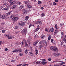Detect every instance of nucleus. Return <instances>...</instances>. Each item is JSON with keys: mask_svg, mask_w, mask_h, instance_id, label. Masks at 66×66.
<instances>
[{"mask_svg": "<svg viewBox=\"0 0 66 66\" xmlns=\"http://www.w3.org/2000/svg\"><path fill=\"white\" fill-rule=\"evenodd\" d=\"M27 29L24 28L22 31V34L26 35L27 33Z\"/></svg>", "mask_w": 66, "mask_h": 66, "instance_id": "1", "label": "nucleus"}, {"mask_svg": "<svg viewBox=\"0 0 66 66\" xmlns=\"http://www.w3.org/2000/svg\"><path fill=\"white\" fill-rule=\"evenodd\" d=\"M19 18L17 17H14L13 19V21H16L18 20Z\"/></svg>", "mask_w": 66, "mask_h": 66, "instance_id": "2", "label": "nucleus"}, {"mask_svg": "<svg viewBox=\"0 0 66 66\" xmlns=\"http://www.w3.org/2000/svg\"><path fill=\"white\" fill-rule=\"evenodd\" d=\"M29 12H27V11H26V10H23V14H27Z\"/></svg>", "mask_w": 66, "mask_h": 66, "instance_id": "3", "label": "nucleus"}, {"mask_svg": "<svg viewBox=\"0 0 66 66\" xmlns=\"http://www.w3.org/2000/svg\"><path fill=\"white\" fill-rule=\"evenodd\" d=\"M45 46V45L43 44V45H41L40 46H39V49H41L43 47H44Z\"/></svg>", "mask_w": 66, "mask_h": 66, "instance_id": "4", "label": "nucleus"}, {"mask_svg": "<svg viewBox=\"0 0 66 66\" xmlns=\"http://www.w3.org/2000/svg\"><path fill=\"white\" fill-rule=\"evenodd\" d=\"M18 26H21L22 27V26H23V23H21L20 22H18Z\"/></svg>", "mask_w": 66, "mask_h": 66, "instance_id": "5", "label": "nucleus"}, {"mask_svg": "<svg viewBox=\"0 0 66 66\" xmlns=\"http://www.w3.org/2000/svg\"><path fill=\"white\" fill-rule=\"evenodd\" d=\"M38 43V41L37 40L36 41V42L35 43H33V45L34 46H36V44H37Z\"/></svg>", "mask_w": 66, "mask_h": 66, "instance_id": "6", "label": "nucleus"}, {"mask_svg": "<svg viewBox=\"0 0 66 66\" xmlns=\"http://www.w3.org/2000/svg\"><path fill=\"white\" fill-rule=\"evenodd\" d=\"M54 31V28H52L49 30V32L51 33V32H53Z\"/></svg>", "mask_w": 66, "mask_h": 66, "instance_id": "7", "label": "nucleus"}, {"mask_svg": "<svg viewBox=\"0 0 66 66\" xmlns=\"http://www.w3.org/2000/svg\"><path fill=\"white\" fill-rule=\"evenodd\" d=\"M55 48V47H54L53 46H51L50 47V49L51 50H53L54 51V49Z\"/></svg>", "mask_w": 66, "mask_h": 66, "instance_id": "8", "label": "nucleus"}, {"mask_svg": "<svg viewBox=\"0 0 66 66\" xmlns=\"http://www.w3.org/2000/svg\"><path fill=\"white\" fill-rule=\"evenodd\" d=\"M8 1L10 2V5H13V4L12 3V0H8Z\"/></svg>", "mask_w": 66, "mask_h": 66, "instance_id": "9", "label": "nucleus"}, {"mask_svg": "<svg viewBox=\"0 0 66 66\" xmlns=\"http://www.w3.org/2000/svg\"><path fill=\"white\" fill-rule=\"evenodd\" d=\"M47 63V62L45 61H42V62L40 63V64H42L43 65H45Z\"/></svg>", "mask_w": 66, "mask_h": 66, "instance_id": "10", "label": "nucleus"}, {"mask_svg": "<svg viewBox=\"0 0 66 66\" xmlns=\"http://www.w3.org/2000/svg\"><path fill=\"white\" fill-rule=\"evenodd\" d=\"M35 51L36 52V55H37V54H38V51L37 48L35 49Z\"/></svg>", "mask_w": 66, "mask_h": 66, "instance_id": "11", "label": "nucleus"}, {"mask_svg": "<svg viewBox=\"0 0 66 66\" xmlns=\"http://www.w3.org/2000/svg\"><path fill=\"white\" fill-rule=\"evenodd\" d=\"M0 18L2 19H5L4 15H0Z\"/></svg>", "mask_w": 66, "mask_h": 66, "instance_id": "12", "label": "nucleus"}, {"mask_svg": "<svg viewBox=\"0 0 66 66\" xmlns=\"http://www.w3.org/2000/svg\"><path fill=\"white\" fill-rule=\"evenodd\" d=\"M54 51H56L57 52H58V49L57 48H55Z\"/></svg>", "mask_w": 66, "mask_h": 66, "instance_id": "13", "label": "nucleus"}, {"mask_svg": "<svg viewBox=\"0 0 66 66\" xmlns=\"http://www.w3.org/2000/svg\"><path fill=\"white\" fill-rule=\"evenodd\" d=\"M27 6L28 8H31V7H32V6H31V5H29V4H28Z\"/></svg>", "mask_w": 66, "mask_h": 66, "instance_id": "14", "label": "nucleus"}, {"mask_svg": "<svg viewBox=\"0 0 66 66\" xmlns=\"http://www.w3.org/2000/svg\"><path fill=\"white\" fill-rule=\"evenodd\" d=\"M16 5H14L12 7V9L13 10H14V9H15V8H16Z\"/></svg>", "mask_w": 66, "mask_h": 66, "instance_id": "15", "label": "nucleus"}, {"mask_svg": "<svg viewBox=\"0 0 66 66\" xmlns=\"http://www.w3.org/2000/svg\"><path fill=\"white\" fill-rule=\"evenodd\" d=\"M29 16H26L25 17V20H26V21L28 20V19H29Z\"/></svg>", "mask_w": 66, "mask_h": 66, "instance_id": "16", "label": "nucleus"}, {"mask_svg": "<svg viewBox=\"0 0 66 66\" xmlns=\"http://www.w3.org/2000/svg\"><path fill=\"white\" fill-rule=\"evenodd\" d=\"M12 37L11 36H9L8 39H12Z\"/></svg>", "mask_w": 66, "mask_h": 66, "instance_id": "17", "label": "nucleus"}, {"mask_svg": "<svg viewBox=\"0 0 66 66\" xmlns=\"http://www.w3.org/2000/svg\"><path fill=\"white\" fill-rule=\"evenodd\" d=\"M12 14V13H11V11H9L7 13V15H11V14Z\"/></svg>", "mask_w": 66, "mask_h": 66, "instance_id": "18", "label": "nucleus"}, {"mask_svg": "<svg viewBox=\"0 0 66 66\" xmlns=\"http://www.w3.org/2000/svg\"><path fill=\"white\" fill-rule=\"evenodd\" d=\"M14 15H11V19H12L13 20V18H14Z\"/></svg>", "mask_w": 66, "mask_h": 66, "instance_id": "19", "label": "nucleus"}, {"mask_svg": "<svg viewBox=\"0 0 66 66\" xmlns=\"http://www.w3.org/2000/svg\"><path fill=\"white\" fill-rule=\"evenodd\" d=\"M4 17H5V19H7L9 18V16L8 15H4Z\"/></svg>", "mask_w": 66, "mask_h": 66, "instance_id": "20", "label": "nucleus"}, {"mask_svg": "<svg viewBox=\"0 0 66 66\" xmlns=\"http://www.w3.org/2000/svg\"><path fill=\"white\" fill-rule=\"evenodd\" d=\"M24 2L25 3V4H27V5H28V4H29V3H28V1H24Z\"/></svg>", "mask_w": 66, "mask_h": 66, "instance_id": "21", "label": "nucleus"}, {"mask_svg": "<svg viewBox=\"0 0 66 66\" xmlns=\"http://www.w3.org/2000/svg\"><path fill=\"white\" fill-rule=\"evenodd\" d=\"M29 54L30 55H31V56H32L33 55V54L32 53V52H30L29 53Z\"/></svg>", "mask_w": 66, "mask_h": 66, "instance_id": "22", "label": "nucleus"}, {"mask_svg": "<svg viewBox=\"0 0 66 66\" xmlns=\"http://www.w3.org/2000/svg\"><path fill=\"white\" fill-rule=\"evenodd\" d=\"M39 29H40V27H38L35 30V31H36V32Z\"/></svg>", "mask_w": 66, "mask_h": 66, "instance_id": "23", "label": "nucleus"}, {"mask_svg": "<svg viewBox=\"0 0 66 66\" xmlns=\"http://www.w3.org/2000/svg\"><path fill=\"white\" fill-rule=\"evenodd\" d=\"M44 43H45V46H47V42L46 41V40H44Z\"/></svg>", "mask_w": 66, "mask_h": 66, "instance_id": "24", "label": "nucleus"}, {"mask_svg": "<svg viewBox=\"0 0 66 66\" xmlns=\"http://www.w3.org/2000/svg\"><path fill=\"white\" fill-rule=\"evenodd\" d=\"M55 27L56 29H57V30H58V29H59V28H57V24H56L55 25Z\"/></svg>", "mask_w": 66, "mask_h": 66, "instance_id": "25", "label": "nucleus"}, {"mask_svg": "<svg viewBox=\"0 0 66 66\" xmlns=\"http://www.w3.org/2000/svg\"><path fill=\"white\" fill-rule=\"evenodd\" d=\"M4 35L5 36V37H8V38H9V35H6V34H5V35Z\"/></svg>", "mask_w": 66, "mask_h": 66, "instance_id": "26", "label": "nucleus"}, {"mask_svg": "<svg viewBox=\"0 0 66 66\" xmlns=\"http://www.w3.org/2000/svg\"><path fill=\"white\" fill-rule=\"evenodd\" d=\"M23 5H21L19 8L20 10H21L23 8Z\"/></svg>", "mask_w": 66, "mask_h": 66, "instance_id": "27", "label": "nucleus"}, {"mask_svg": "<svg viewBox=\"0 0 66 66\" xmlns=\"http://www.w3.org/2000/svg\"><path fill=\"white\" fill-rule=\"evenodd\" d=\"M44 37H45V35H42L41 36V38H44Z\"/></svg>", "mask_w": 66, "mask_h": 66, "instance_id": "28", "label": "nucleus"}, {"mask_svg": "<svg viewBox=\"0 0 66 66\" xmlns=\"http://www.w3.org/2000/svg\"><path fill=\"white\" fill-rule=\"evenodd\" d=\"M17 4H18V5H20V4H21V2H17Z\"/></svg>", "mask_w": 66, "mask_h": 66, "instance_id": "29", "label": "nucleus"}, {"mask_svg": "<svg viewBox=\"0 0 66 66\" xmlns=\"http://www.w3.org/2000/svg\"><path fill=\"white\" fill-rule=\"evenodd\" d=\"M44 43V40L43 41H40L39 42V44H42V43Z\"/></svg>", "mask_w": 66, "mask_h": 66, "instance_id": "30", "label": "nucleus"}, {"mask_svg": "<svg viewBox=\"0 0 66 66\" xmlns=\"http://www.w3.org/2000/svg\"><path fill=\"white\" fill-rule=\"evenodd\" d=\"M6 31L5 30H3L2 31V32L3 33H5V32Z\"/></svg>", "mask_w": 66, "mask_h": 66, "instance_id": "31", "label": "nucleus"}, {"mask_svg": "<svg viewBox=\"0 0 66 66\" xmlns=\"http://www.w3.org/2000/svg\"><path fill=\"white\" fill-rule=\"evenodd\" d=\"M61 34L62 35L61 38H63V32H61Z\"/></svg>", "mask_w": 66, "mask_h": 66, "instance_id": "32", "label": "nucleus"}, {"mask_svg": "<svg viewBox=\"0 0 66 66\" xmlns=\"http://www.w3.org/2000/svg\"><path fill=\"white\" fill-rule=\"evenodd\" d=\"M25 46H28V43H27L26 42H25Z\"/></svg>", "mask_w": 66, "mask_h": 66, "instance_id": "33", "label": "nucleus"}, {"mask_svg": "<svg viewBox=\"0 0 66 66\" xmlns=\"http://www.w3.org/2000/svg\"><path fill=\"white\" fill-rule=\"evenodd\" d=\"M28 50L26 49L25 51V53H28Z\"/></svg>", "mask_w": 66, "mask_h": 66, "instance_id": "34", "label": "nucleus"}, {"mask_svg": "<svg viewBox=\"0 0 66 66\" xmlns=\"http://www.w3.org/2000/svg\"><path fill=\"white\" fill-rule=\"evenodd\" d=\"M41 17H44L45 15H44V13H42L41 14Z\"/></svg>", "mask_w": 66, "mask_h": 66, "instance_id": "35", "label": "nucleus"}, {"mask_svg": "<svg viewBox=\"0 0 66 66\" xmlns=\"http://www.w3.org/2000/svg\"><path fill=\"white\" fill-rule=\"evenodd\" d=\"M10 6H7V8H6V10H9V9H10Z\"/></svg>", "mask_w": 66, "mask_h": 66, "instance_id": "36", "label": "nucleus"}, {"mask_svg": "<svg viewBox=\"0 0 66 66\" xmlns=\"http://www.w3.org/2000/svg\"><path fill=\"white\" fill-rule=\"evenodd\" d=\"M65 62H64L61 63L60 64V65H63L64 64H65Z\"/></svg>", "mask_w": 66, "mask_h": 66, "instance_id": "37", "label": "nucleus"}, {"mask_svg": "<svg viewBox=\"0 0 66 66\" xmlns=\"http://www.w3.org/2000/svg\"><path fill=\"white\" fill-rule=\"evenodd\" d=\"M45 31H46V32H47L48 31V29L47 28H46L45 29Z\"/></svg>", "mask_w": 66, "mask_h": 66, "instance_id": "38", "label": "nucleus"}, {"mask_svg": "<svg viewBox=\"0 0 66 66\" xmlns=\"http://www.w3.org/2000/svg\"><path fill=\"white\" fill-rule=\"evenodd\" d=\"M51 37L50 36L48 37V40H49L51 39Z\"/></svg>", "mask_w": 66, "mask_h": 66, "instance_id": "39", "label": "nucleus"}, {"mask_svg": "<svg viewBox=\"0 0 66 66\" xmlns=\"http://www.w3.org/2000/svg\"><path fill=\"white\" fill-rule=\"evenodd\" d=\"M63 41H64L65 43H66V39L64 38L63 39Z\"/></svg>", "mask_w": 66, "mask_h": 66, "instance_id": "40", "label": "nucleus"}, {"mask_svg": "<svg viewBox=\"0 0 66 66\" xmlns=\"http://www.w3.org/2000/svg\"><path fill=\"white\" fill-rule=\"evenodd\" d=\"M53 4L54 5H56V3L54 2L53 3Z\"/></svg>", "mask_w": 66, "mask_h": 66, "instance_id": "41", "label": "nucleus"}, {"mask_svg": "<svg viewBox=\"0 0 66 66\" xmlns=\"http://www.w3.org/2000/svg\"><path fill=\"white\" fill-rule=\"evenodd\" d=\"M6 8H4V9H2V10L3 11H4V10H6Z\"/></svg>", "mask_w": 66, "mask_h": 66, "instance_id": "42", "label": "nucleus"}, {"mask_svg": "<svg viewBox=\"0 0 66 66\" xmlns=\"http://www.w3.org/2000/svg\"><path fill=\"white\" fill-rule=\"evenodd\" d=\"M19 49L18 48H17L16 49V52H18V51H19Z\"/></svg>", "mask_w": 66, "mask_h": 66, "instance_id": "43", "label": "nucleus"}, {"mask_svg": "<svg viewBox=\"0 0 66 66\" xmlns=\"http://www.w3.org/2000/svg\"><path fill=\"white\" fill-rule=\"evenodd\" d=\"M38 3L39 4H41V2L40 1H38Z\"/></svg>", "mask_w": 66, "mask_h": 66, "instance_id": "44", "label": "nucleus"}, {"mask_svg": "<svg viewBox=\"0 0 66 66\" xmlns=\"http://www.w3.org/2000/svg\"><path fill=\"white\" fill-rule=\"evenodd\" d=\"M40 62H41L40 61H38L37 62H36V64H39V63H40Z\"/></svg>", "mask_w": 66, "mask_h": 66, "instance_id": "45", "label": "nucleus"}, {"mask_svg": "<svg viewBox=\"0 0 66 66\" xmlns=\"http://www.w3.org/2000/svg\"><path fill=\"white\" fill-rule=\"evenodd\" d=\"M57 31H58V30H57V29H56L55 30V32L56 33H57Z\"/></svg>", "mask_w": 66, "mask_h": 66, "instance_id": "46", "label": "nucleus"}, {"mask_svg": "<svg viewBox=\"0 0 66 66\" xmlns=\"http://www.w3.org/2000/svg\"><path fill=\"white\" fill-rule=\"evenodd\" d=\"M18 28V26H15V29H17Z\"/></svg>", "mask_w": 66, "mask_h": 66, "instance_id": "47", "label": "nucleus"}, {"mask_svg": "<svg viewBox=\"0 0 66 66\" xmlns=\"http://www.w3.org/2000/svg\"><path fill=\"white\" fill-rule=\"evenodd\" d=\"M42 61H46V59H41Z\"/></svg>", "mask_w": 66, "mask_h": 66, "instance_id": "48", "label": "nucleus"}, {"mask_svg": "<svg viewBox=\"0 0 66 66\" xmlns=\"http://www.w3.org/2000/svg\"><path fill=\"white\" fill-rule=\"evenodd\" d=\"M4 23H1V24L2 26H4Z\"/></svg>", "mask_w": 66, "mask_h": 66, "instance_id": "49", "label": "nucleus"}, {"mask_svg": "<svg viewBox=\"0 0 66 66\" xmlns=\"http://www.w3.org/2000/svg\"><path fill=\"white\" fill-rule=\"evenodd\" d=\"M51 43H53V39H51Z\"/></svg>", "mask_w": 66, "mask_h": 66, "instance_id": "50", "label": "nucleus"}, {"mask_svg": "<svg viewBox=\"0 0 66 66\" xmlns=\"http://www.w3.org/2000/svg\"><path fill=\"white\" fill-rule=\"evenodd\" d=\"M22 55H23V54H22V53H21L20 54V56H22Z\"/></svg>", "mask_w": 66, "mask_h": 66, "instance_id": "51", "label": "nucleus"}, {"mask_svg": "<svg viewBox=\"0 0 66 66\" xmlns=\"http://www.w3.org/2000/svg\"><path fill=\"white\" fill-rule=\"evenodd\" d=\"M48 61H51V59L49 58L48 59Z\"/></svg>", "mask_w": 66, "mask_h": 66, "instance_id": "52", "label": "nucleus"}, {"mask_svg": "<svg viewBox=\"0 0 66 66\" xmlns=\"http://www.w3.org/2000/svg\"><path fill=\"white\" fill-rule=\"evenodd\" d=\"M57 61H54L52 62V63H54L55 62V63H56V62H57Z\"/></svg>", "mask_w": 66, "mask_h": 66, "instance_id": "53", "label": "nucleus"}, {"mask_svg": "<svg viewBox=\"0 0 66 66\" xmlns=\"http://www.w3.org/2000/svg\"><path fill=\"white\" fill-rule=\"evenodd\" d=\"M44 8L43 7H41V9L42 10H44Z\"/></svg>", "mask_w": 66, "mask_h": 66, "instance_id": "54", "label": "nucleus"}, {"mask_svg": "<svg viewBox=\"0 0 66 66\" xmlns=\"http://www.w3.org/2000/svg\"><path fill=\"white\" fill-rule=\"evenodd\" d=\"M23 42H26V40L25 39H23Z\"/></svg>", "mask_w": 66, "mask_h": 66, "instance_id": "55", "label": "nucleus"}, {"mask_svg": "<svg viewBox=\"0 0 66 66\" xmlns=\"http://www.w3.org/2000/svg\"><path fill=\"white\" fill-rule=\"evenodd\" d=\"M19 52H21V50L20 49L19 50Z\"/></svg>", "mask_w": 66, "mask_h": 66, "instance_id": "56", "label": "nucleus"}, {"mask_svg": "<svg viewBox=\"0 0 66 66\" xmlns=\"http://www.w3.org/2000/svg\"><path fill=\"white\" fill-rule=\"evenodd\" d=\"M24 44H23V41H22V45L23 46V45Z\"/></svg>", "mask_w": 66, "mask_h": 66, "instance_id": "57", "label": "nucleus"}, {"mask_svg": "<svg viewBox=\"0 0 66 66\" xmlns=\"http://www.w3.org/2000/svg\"><path fill=\"white\" fill-rule=\"evenodd\" d=\"M5 51H7V50H8V49H7V48H5Z\"/></svg>", "mask_w": 66, "mask_h": 66, "instance_id": "58", "label": "nucleus"}, {"mask_svg": "<svg viewBox=\"0 0 66 66\" xmlns=\"http://www.w3.org/2000/svg\"><path fill=\"white\" fill-rule=\"evenodd\" d=\"M59 1L58 0H55V2H57Z\"/></svg>", "mask_w": 66, "mask_h": 66, "instance_id": "59", "label": "nucleus"}, {"mask_svg": "<svg viewBox=\"0 0 66 66\" xmlns=\"http://www.w3.org/2000/svg\"><path fill=\"white\" fill-rule=\"evenodd\" d=\"M21 65H22V64H20L19 65H17V66H21Z\"/></svg>", "mask_w": 66, "mask_h": 66, "instance_id": "60", "label": "nucleus"}, {"mask_svg": "<svg viewBox=\"0 0 66 66\" xmlns=\"http://www.w3.org/2000/svg\"><path fill=\"white\" fill-rule=\"evenodd\" d=\"M63 47H64V48H66V46L65 45H63Z\"/></svg>", "mask_w": 66, "mask_h": 66, "instance_id": "61", "label": "nucleus"}, {"mask_svg": "<svg viewBox=\"0 0 66 66\" xmlns=\"http://www.w3.org/2000/svg\"><path fill=\"white\" fill-rule=\"evenodd\" d=\"M12 3H13V4H14V3H15V1H13V2L12 1Z\"/></svg>", "mask_w": 66, "mask_h": 66, "instance_id": "62", "label": "nucleus"}, {"mask_svg": "<svg viewBox=\"0 0 66 66\" xmlns=\"http://www.w3.org/2000/svg\"><path fill=\"white\" fill-rule=\"evenodd\" d=\"M63 43H64V42H62L61 43V45H63Z\"/></svg>", "mask_w": 66, "mask_h": 66, "instance_id": "63", "label": "nucleus"}, {"mask_svg": "<svg viewBox=\"0 0 66 66\" xmlns=\"http://www.w3.org/2000/svg\"><path fill=\"white\" fill-rule=\"evenodd\" d=\"M59 54H56V56H59Z\"/></svg>", "mask_w": 66, "mask_h": 66, "instance_id": "64", "label": "nucleus"}]
</instances>
